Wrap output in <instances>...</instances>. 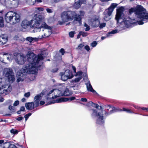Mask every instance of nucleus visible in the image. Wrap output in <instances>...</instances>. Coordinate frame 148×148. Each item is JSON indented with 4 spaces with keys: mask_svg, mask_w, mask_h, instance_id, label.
I'll list each match as a JSON object with an SVG mask.
<instances>
[{
    "mask_svg": "<svg viewBox=\"0 0 148 148\" xmlns=\"http://www.w3.org/2000/svg\"><path fill=\"white\" fill-rule=\"evenodd\" d=\"M43 53H40L37 56L32 51L28 52L26 56L29 63L24 66L17 72L16 76L18 79L16 82H17L23 81L26 73L35 74L37 73L38 69L40 70V68L42 64V61L45 57Z\"/></svg>",
    "mask_w": 148,
    "mask_h": 148,
    "instance_id": "f257e3e1",
    "label": "nucleus"
},
{
    "mask_svg": "<svg viewBox=\"0 0 148 148\" xmlns=\"http://www.w3.org/2000/svg\"><path fill=\"white\" fill-rule=\"evenodd\" d=\"M133 12H134L136 16L141 20L138 22L139 25H143L148 22V13L146 12L145 9L142 6L140 5L137 8H132L129 10V14Z\"/></svg>",
    "mask_w": 148,
    "mask_h": 148,
    "instance_id": "f03ea898",
    "label": "nucleus"
},
{
    "mask_svg": "<svg viewBox=\"0 0 148 148\" xmlns=\"http://www.w3.org/2000/svg\"><path fill=\"white\" fill-rule=\"evenodd\" d=\"M123 11L121 9L117 10L115 19L117 21V24L119 25V26L117 27L118 29H120V30H122L129 28L133 23L130 18L123 19Z\"/></svg>",
    "mask_w": 148,
    "mask_h": 148,
    "instance_id": "7ed1b4c3",
    "label": "nucleus"
},
{
    "mask_svg": "<svg viewBox=\"0 0 148 148\" xmlns=\"http://www.w3.org/2000/svg\"><path fill=\"white\" fill-rule=\"evenodd\" d=\"M20 16L17 13L12 11L8 12L5 15V18L7 23L14 24L20 21Z\"/></svg>",
    "mask_w": 148,
    "mask_h": 148,
    "instance_id": "20e7f679",
    "label": "nucleus"
},
{
    "mask_svg": "<svg viewBox=\"0 0 148 148\" xmlns=\"http://www.w3.org/2000/svg\"><path fill=\"white\" fill-rule=\"evenodd\" d=\"M44 20V17L42 15L35 14L32 19L30 21V27L34 28V31H37L38 27H39L41 22Z\"/></svg>",
    "mask_w": 148,
    "mask_h": 148,
    "instance_id": "39448f33",
    "label": "nucleus"
},
{
    "mask_svg": "<svg viewBox=\"0 0 148 148\" xmlns=\"http://www.w3.org/2000/svg\"><path fill=\"white\" fill-rule=\"evenodd\" d=\"M75 14V12L69 11L64 12L62 14L61 18L62 21H59L60 24L62 25L63 23L70 20H72Z\"/></svg>",
    "mask_w": 148,
    "mask_h": 148,
    "instance_id": "423d86ee",
    "label": "nucleus"
},
{
    "mask_svg": "<svg viewBox=\"0 0 148 148\" xmlns=\"http://www.w3.org/2000/svg\"><path fill=\"white\" fill-rule=\"evenodd\" d=\"M91 116L96 119V123L98 125H102L104 122L102 113L97 112L96 110L92 109Z\"/></svg>",
    "mask_w": 148,
    "mask_h": 148,
    "instance_id": "0eeeda50",
    "label": "nucleus"
},
{
    "mask_svg": "<svg viewBox=\"0 0 148 148\" xmlns=\"http://www.w3.org/2000/svg\"><path fill=\"white\" fill-rule=\"evenodd\" d=\"M3 74L8 78L9 81L13 83L15 80L14 73L12 69L10 68H6L4 69Z\"/></svg>",
    "mask_w": 148,
    "mask_h": 148,
    "instance_id": "6e6552de",
    "label": "nucleus"
},
{
    "mask_svg": "<svg viewBox=\"0 0 148 148\" xmlns=\"http://www.w3.org/2000/svg\"><path fill=\"white\" fill-rule=\"evenodd\" d=\"M117 5L116 3H112L108 9L105 10L103 14L104 15V19L105 21H108L110 19V16Z\"/></svg>",
    "mask_w": 148,
    "mask_h": 148,
    "instance_id": "1a4fd4ad",
    "label": "nucleus"
},
{
    "mask_svg": "<svg viewBox=\"0 0 148 148\" xmlns=\"http://www.w3.org/2000/svg\"><path fill=\"white\" fill-rule=\"evenodd\" d=\"M75 99V97H71L69 98H65L64 97H61L59 99H57L56 100H53L48 103L46 105L47 106L48 105L54 103H60L62 102H66L68 101H70L74 100Z\"/></svg>",
    "mask_w": 148,
    "mask_h": 148,
    "instance_id": "9d476101",
    "label": "nucleus"
},
{
    "mask_svg": "<svg viewBox=\"0 0 148 148\" xmlns=\"http://www.w3.org/2000/svg\"><path fill=\"white\" fill-rule=\"evenodd\" d=\"M53 93L54 95V96H52L51 97V98L53 99L56 98L58 97L63 96V92L60 90L57 89H54L50 91L47 94V99L48 100H49V99H51V98L49 97L51 94Z\"/></svg>",
    "mask_w": 148,
    "mask_h": 148,
    "instance_id": "9b49d317",
    "label": "nucleus"
},
{
    "mask_svg": "<svg viewBox=\"0 0 148 148\" xmlns=\"http://www.w3.org/2000/svg\"><path fill=\"white\" fill-rule=\"evenodd\" d=\"M15 60L18 64H23L26 60V58L23 55L16 54Z\"/></svg>",
    "mask_w": 148,
    "mask_h": 148,
    "instance_id": "f8f14e48",
    "label": "nucleus"
},
{
    "mask_svg": "<svg viewBox=\"0 0 148 148\" xmlns=\"http://www.w3.org/2000/svg\"><path fill=\"white\" fill-rule=\"evenodd\" d=\"M41 25L38 27V28L37 31L40 32L41 30L43 32L44 31V29H50L51 27L48 26L46 23L45 22V20L44 18L43 20L41 22Z\"/></svg>",
    "mask_w": 148,
    "mask_h": 148,
    "instance_id": "ddd939ff",
    "label": "nucleus"
},
{
    "mask_svg": "<svg viewBox=\"0 0 148 148\" xmlns=\"http://www.w3.org/2000/svg\"><path fill=\"white\" fill-rule=\"evenodd\" d=\"M8 87L7 89H3V87H2V89L1 88L0 89V94L3 95H5L7 94L8 93L10 92L12 90V87L10 84L7 85V86H6V88Z\"/></svg>",
    "mask_w": 148,
    "mask_h": 148,
    "instance_id": "4468645a",
    "label": "nucleus"
},
{
    "mask_svg": "<svg viewBox=\"0 0 148 148\" xmlns=\"http://www.w3.org/2000/svg\"><path fill=\"white\" fill-rule=\"evenodd\" d=\"M52 28H51L50 29H47L45 30L44 33V35H42L41 37H39V38H42L44 37H47L50 36L52 33L51 32Z\"/></svg>",
    "mask_w": 148,
    "mask_h": 148,
    "instance_id": "2eb2a0df",
    "label": "nucleus"
},
{
    "mask_svg": "<svg viewBox=\"0 0 148 148\" xmlns=\"http://www.w3.org/2000/svg\"><path fill=\"white\" fill-rule=\"evenodd\" d=\"M16 53H15L13 54H9L8 53H3V56L6 55L7 58L9 61H11L13 58H14L15 59V58L16 57Z\"/></svg>",
    "mask_w": 148,
    "mask_h": 148,
    "instance_id": "dca6fc26",
    "label": "nucleus"
},
{
    "mask_svg": "<svg viewBox=\"0 0 148 148\" xmlns=\"http://www.w3.org/2000/svg\"><path fill=\"white\" fill-rule=\"evenodd\" d=\"M8 41L7 38L6 36L2 35L0 36V44H5Z\"/></svg>",
    "mask_w": 148,
    "mask_h": 148,
    "instance_id": "f3484780",
    "label": "nucleus"
},
{
    "mask_svg": "<svg viewBox=\"0 0 148 148\" xmlns=\"http://www.w3.org/2000/svg\"><path fill=\"white\" fill-rule=\"evenodd\" d=\"M30 21H28L27 20H23L21 24L22 27L26 29L28 26H29L30 27Z\"/></svg>",
    "mask_w": 148,
    "mask_h": 148,
    "instance_id": "a211bd4d",
    "label": "nucleus"
},
{
    "mask_svg": "<svg viewBox=\"0 0 148 148\" xmlns=\"http://www.w3.org/2000/svg\"><path fill=\"white\" fill-rule=\"evenodd\" d=\"M25 106L28 110H30L34 108V103L33 102L26 103Z\"/></svg>",
    "mask_w": 148,
    "mask_h": 148,
    "instance_id": "6ab92c4d",
    "label": "nucleus"
},
{
    "mask_svg": "<svg viewBox=\"0 0 148 148\" xmlns=\"http://www.w3.org/2000/svg\"><path fill=\"white\" fill-rule=\"evenodd\" d=\"M86 86L87 90L89 91H90L92 92H95L96 94L97 93L93 89L90 83V81H88V82L86 84Z\"/></svg>",
    "mask_w": 148,
    "mask_h": 148,
    "instance_id": "aec40b11",
    "label": "nucleus"
},
{
    "mask_svg": "<svg viewBox=\"0 0 148 148\" xmlns=\"http://www.w3.org/2000/svg\"><path fill=\"white\" fill-rule=\"evenodd\" d=\"M64 74L66 76L68 77L69 79H70L73 77V76L71 71L69 70H66Z\"/></svg>",
    "mask_w": 148,
    "mask_h": 148,
    "instance_id": "412c9836",
    "label": "nucleus"
},
{
    "mask_svg": "<svg viewBox=\"0 0 148 148\" xmlns=\"http://www.w3.org/2000/svg\"><path fill=\"white\" fill-rule=\"evenodd\" d=\"M73 93L68 88H66L64 91L63 92V96H67L72 95Z\"/></svg>",
    "mask_w": 148,
    "mask_h": 148,
    "instance_id": "4be33fe9",
    "label": "nucleus"
},
{
    "mask_svg": "<svg viewBox=\"0 0 148 148\" xmlns=\"http://www.w3.org/2000/svg\"><path fill=\"white\" fill-rule=\"evenodd\" d=\"M82 3V1L79 0L75 3L74 5V7L75 9H78L80 7Z\"/></svg>",
    "mask_w": 148,
    "mask_h": 148,
    "instance_id": "5701e85b",
    "label": "nucleus"
},
{
    "mask_svg": "<svg viewBox=\"0 0 148 148\" xmlns=\"http://www.w3.org/2000/svg\"><path fill=\"white\" fill-rule=\"evenodd\" d=\"M11 6L13 7H17L19 3V0H11Z\"/></svg>",
    "mask_w": 148,
    "mask_h": 148,
    "instance_id": "b1692460",
    "label": "nucleus"
},
{
    "mask_svg": "<svg viewBox=\"0 0 148 148\" xmlns=\"http://www.w3.org/2000/svg\"><path fill=\"white\" fill-rule=\"evenodd\" d=\"M43 94L42 93L40 95H38L36 96L34 98V101H39L41 99V97L43 95Z\"/></svg>",
    "mask_w": 148,
    "mask_h": 148,
    "instance_id": "393cba45",
    "label": "nucleus"
},
{
    "mask_svg": "<svg viewBox=\"0 0 148 148\" xmlns=\"http://www.w3.org/2000/svg\"><path fill=\"white\" fill-rule=\"evenodd\" d=\"M11 0H5L4 4L7 7H10L11 6Z\"/></svg>",
    "mask_w": 148,
    "mask_h": 148,
    "instance_id": "a878e982",
    "label": "nucleus"
},
{
    "mask_svg": "<svg viewBox=\"0 0 148 148\" xmlns=\"http://www.w3.org/2000/svg\"><path fill=\"white\" fill-rule=\"evenodd\" d=\"M62 73H61V79L62 80L64 81H65L69 79L68 77L66 76L65 75L64 73V74H62Z\"/></svg>",
    "mask_w": 148,
    "mask_h": 148,
    "instance_id": "bb28decb",
    "label": "nucleus"
},
{
    "mask_svg": "<svg viewBox=\"0 0 148 148\" xmlns=\"http://www.w3.org/2000/svg\"><path fill=\"white\" fill-rule=\"evenodd\" d=\"M74 17H75V20L76 21H79V23H80L81 20V16L79 15H76V13H75V14Z\"/></svg>",
    "mask_w": 148,
    "mask_h": 148,
    "instance_id": "cd10ccee",
    "label": "nucleus"
},
{
    "mask_svg": "<svg viewBox=\"0 0 148 148\" xmlns=\"http://www.w3.org/2000/svg\"><path fill=\"white\" fill-rule=\"evenodd\" d=\"M4 26L3 18L0 16V27H3Z\"/></svg>",
    "mask_w": 148,
    "mask_h": 148,
    "instance_id": "c85d7f7f",
    "label": "nucleus"
},
{
    "mask_svg": "<svg viewBox=\"0 0 148 148\" xmlns=\"http://www.w3.org/2000/svg\"><path fill=\"white\" fill-rule=\"evenodd\" d=\"M35 39H36V38L28 37L26 38V40H27L29 41L30 42H31Z\"/></svg>",
    "mask_w": 148,
    "mask_h": 148,
    "instance_id": "c756f323",
    "label": "nucleus"
},
{
    "mask_svg": "<svg viewBox=\"0 0 148 148\" xmlns=\"http://www.w3.org/2000/svg\"><path fill=\"white\" fill-rule=\"evenodd\" d=\"M10 132L11 134H17L18 133V131L17 130H15L14 129H12L11 130Z\"/></svg>",
    "mask_w": 148,
    "mask_h": 148,
    "instance_id": "7c9ffc66",
    "label": "nucleus"
},
{
    "mask_svg": "<svg viewBox=\"0 0 148 148\" xmlns=\"http://www.w3.org/2000/svg\"><path fill=\"white\" fill-rule=\"evenodd\" d=\"M119 31V30L118 31V30L116 29L113 30L112 31L108 33V34L109 35H108V36H109V35H110V34H114L116 33H117Z\"/></svg>",
    "mask_w": 148,
    "mask_h": 148,
    "instance_id": "2f4dec72",
    "label": "nucleus"
},
{
    "mask_svg": "<svg viewBox=\"0 0 148 148\" xmlns=\"http://www.w3.org/2000/svg\"><path fill=\"white\" fill-rule=\"evenodd\" d=\"M82 78L81 77H78L75 78L73 81L75 82H79Z\"/></svg>",
    "mask_w": 148,
    "mask_h": 148,
    "instance_id": "473e14b6",
    "label": "nucleus"
},
{
    "mask_svg": "<svg viewBox=\"0 0 148 148\" xmlns=\"http://www.w3.org/2000/svg\"><path fill=\"white\" fill-rule=\"evenodd\" d=\"M84 45L83 43L79 44L77 48V49L81 50L84 47Z\"/></svg>",
    "mask_w": 148,
    "mask_h": 148,
    "instance_id": "72a5a7b5",
    "label": "nucleus"
},
{
    "mask_svg": "<svg viewBox=\"0 0 148 148\" xmlns=\"http://www.w3.org/2000/svg\"><path fill=\"white\" fill-rule=\"evenodd\" d=\"M80 34L83 37H85L87 36L88 35V34L86 32H79Z\"/></svg>",
    "mask_w": 148,
    "mask_h": 148,
    "instance_id": "f704fd0d",
    "label": "nucleus"
},
{
    "mask_svg": "<svg viewBox=\"0 0 148 148\" xmlns=\"http://www.w3.org/2000/svg\"><path fill=\"white\" fill-rule=\"evenodd\" d=\"M123 111H126L127 112L129 113H134V112L132 111H131L129 109H126L124 108H123Z\"/></svg>",
    "mask_w": 148,
    "mask_h": 148,
    "instance_id": "c9c22d12",
    "label": "nucleus"
},
{
    "mask_svg": "<svg viewBox=\"0 0 148 148\" xmlns=\"http://www.w3.org/2000/svg\"><path fill=\"white\" fill-rule=\"evenodd\" d=\"M32 115V114L31 113H28L24 116V117L25 118V121H26L28 119L29 117Z\"/></svg>",
    "mask_w": 148,
    "mask_h": 148,
    "instance_id": "e433bc0d",
    "label": "nucleus"
},
{
    "mask_svg": "<svg viewBox=\"0 0 148 148\" xmlns=\"http://www.w3.org/2000/svg\"><path fill=\"white\" fill-rule=\"evenodd\" d=\"M2 84V79H0V89L1 88V87L5 88H6V86H7V85L3 86Z\"/></svg>",
    "mask_w": 148,
    "mask_h": 148,
    "instance_id": "4c0bfd02",
    "label": "nucleus"
},
{
    "mask_svg": "<svg viewBox=\"0 0 148 148\" xmlns=\"http://www.w3.org/2000/svg\"><path fill=\"white\" fill-rule=\"evenodd\" d=\"M92 106L93 107L96 108H98V107L99 106L98 104L94 103L92 102Z\"/></svg>",
    "mask_w": 148,
    "mask_h": 148,
    "instance_id": "58836bf2",
    "label": "nucleus"
},
{
    "mask_svg": "<svg viewBox=\"0 0 148 148\" xmlns=\"http://www.w3.org/2000/svg\"><path fill=\"white\" fill-rule=\"evenodd\" d=\"M75 34V31L71 32L69 33V36L71 37H73Z\"/></svg>",
    "mask_w": 148,
    "mask_h": 148,
    "instance_id": "ea45409f",
    "label": "nucleus"
},
{
    "mask_svg": "<svg viewBox=\"0 0 148 148\" xmlns=\"http://www.w3.org/2000/svg\"><path fill=\"white\" fill-rule=\"evenodd\" d=\"M39 101H34V102H33L34 103V106H35L36 107H38L39 105Z\"/></svg>",
    "mask_w": 148,
    "mask_h": 148,
    "instance_id": "a19ab883",
    "label": "nucleus"
},
{
    "mask_svg": "<svg viewBox=\"0 0 148 148\" xmlns=\"http://www.w3.org/2000/svg\"><path fill=\"white\" fill-rule=\"evenodd\" d=\"M59 52L61 53L62 55H63L65 53V51L63 48H61L59 50Z\"/></svg>",
    "mask_w": 148,
    "mask_h": 148,
    "instance_id": "79ce46f5",
    "label": "nucleus"
},
{
    "mask_svg": "<svg viewBox=\"0 0 148 148\" xmlns=\"http://www.w3.org/2000/svg\"><path fill=\"white\" fill-rule=\"evenodd\" d=\"M106 25V24L105 23H101L100 24L99 26V27L100 28H102L103 27H105Z\"/></svg>",
    "mask_w": 148,
    "mask_h": 148,
    "instance_id": "37998d69",
    "label": "nucleus"
},
{
    "mask_svg": "<svg viewBox=\"0 0 148 148\" xmlns=\"http://www.w3.org/2000/svg\"><path fill=\"white\" fill-rule=\"evenodd\" d=\"M8 148H17V147L14 145L10 144Z\"/></svg>",
    "mask_w": 148,
    "mask_h": 148,
    "instance_id": "c03bdc74",
    "label": "nucleus"
},
{
    "mask_svg": "<svg viewBox=\"0 0 148 148\" xmlns=\"http://www.w3.org/2000/svg\"><path fill=\"white\" fill-rule=\"evenodd\" d=\"M97 44V43L96 41H94L91 44V45L92 47H94L96 46Z\"/></svg>",
    "mask_w": 148,
    "mask_h": 148,
    "instance_id": "a18cd8bd",
    "label": "nucleus"
},
{
    "mask_svg": "<svg viewBox=\"0 0 148 148\" xmlns=\"http://www.w3.org/2000/svg\"><path fill=\"white\" fill-rule=\"evenodd\" d=\"M82 71H79L77 73L76 75H79V77H82Z\"/></svg>",
    "mask_w": 148,
    "mask_h": 148,
    "instance_id": "49530a36",
    "label": "nucleus"
},
{
    "mask_svg": "<svg viewBox=\"0 0 148 148\" xmlns=\"http://www.w3.org/2000/svg\"><path fill=\"white\" fill-rule=\"evenodd\" d=\"M30 95V92H27L25 93L24 94V96L26 97H29Z\"/></svg>",
    "mask_w": 148,
    "mask_h": 148,
    "instance_id": "de8ad7c7",
    "label": "nucleus"
},
{
    "mask_svg": "<svg viewBox=\"0 0 148 148\" xmlns=\"http://www.w3.org/2000/svg\"><path fill=\"white\" fill-rule=\"evenodd\" d=\"M36 9L39 11H42L44 10V9L41 7H38L36 8Z\"/></svg>",
    "mask_w": 148,
    "mask_h": 148,
    "instance_id": "09e8293b",
    "label": "nucleus"
},
{
    "mask_svg": "<svg viewBox=\"0 0 148 148\" xmlns=\"http://www.w3.org/2000/svg\"><path fill=\"white\" fill-rule=\"evenodd\" d=\"M92 102L90 101L88 102L86 105L88 107H90L91 106H92Z\"/></svg>",
    "mask_w": 148,
    "mask_h": 148,
    "instance_id": "8fccbe9b",
    "label": "nucleus"
},
{
    "mask_svg": "<svg viewBox=\"0 0 148 148\" xmlns=\"http://www.w3.org/2000/svg\"><path fill=\"white\" fill-rule=\"evenodd\" d=\"M80 13V15H79L80 16H83L84 14V11H79Z\"/></svg>",
    "mask_w": 148,
    "mask_h": 148,
    "instance_id": "3c124183",
    "label": "nucleus"
},
{
    "mask_svg": "<svg viewBox=\"0 0 148 148\" xmlns=\"http://www.w3.org/2000/svg\"><path fill=\"white\" fill-rule=\"evenodd\" d=\"M84 48L87 51H89L90 50V48L89 46L88 45H86L84 47Z\"/></svg>",
    "mask_w": 148,
    "mask_h": 148,
    "instance_id": "603ef678",
    "label": "nucleus"
},
{
    "mask_svg": "<svg viewBox=\"0 0 148 148\" xmlns=\"http://www.w3.org/2000/svg\"><path fill=\"white\" fill-rule=\"evenodd\" d=\"M19 103V101H16L13 104L14 106H16L18 105Z\"/></svg>",
    "mask_w": 148,
    "mask_h": 148,
    "instance_id": "864d4df0",
    "label": "nucleus"
},
{
    "mask_svg": "<svg viewBox=\"0 0 148 148\" xmlns=\"http://www.w3.org/2000/svg\"><path fill=\"white\" fill-rule=\"evenodd\" d=\"M46 10L47 12L49 13H52L53 12L52 10L51 9L49 8L47 9Z\"/></svg>",
    "mask_w": 148,
    "mask_h": 148,
    "instance_id": "5fc2aeb1",
    "label": "nucleus"
},
{
    "mask_svg": "<svg viewBox=\"0 0 148 148\" xmlns=\"http://www.w3.org/2000/svg\"><path fill=\"white\" fill-rule=\"evenodd\" d=\"M81 100L83 102H86L87 100L85 98H81Z\"/></svg>",
    "mask_w": 148,
    "mask_h": 148,
    "instance_id": "6e6d98bb",
    "label": "nucleus"
},
{
    "mask_svg": "<svg viewBox=\"0 0 148 148\" xmlns=\"http://www.w3.org/2000/svg\"><path fill=\"white\" fill-rule=\"evenodd\" d=\"M9 109L10 110L12 111L14 109V107L13 106H10L9 107Z\"/></svg>",
    "mask_w": 148,
    "mask_h": 148,
    "instance_id": "4d7b16f0",
    "label": "nucleus"
},
{
    "mask_svg": "<svg viewBox=\"0 0 148 148\" xmlns=\"http://www.w3.org/2000/svg\"><path fill=\"white\" fill-rule=\"evenodd\" d=\"M112 108L115 109V112H117V111H122V110L121 109H119L117 108H115L114 107H113Z\"/></svg>",
    "mask_w": 148,
    "mask_h": 148,
    "instance_id": "13d9d810",
    "label": "nucleus"
},
{
    "mask_svg": "<svg viewBox=\"0 0 148 148\" xmlns=\"http://www.w3.org/2000/svg\"><path fill=\"white\" fill-rule=\"evenodd\" d=\"M23 117L22 116H20L17 118L16 120L18 121H20L23 119Z\"/></svg>",
    "mask_w": 148,
    "mask_h": 148,
    "instance_id": "bf43d9fd",
    "label": "nucleus"
},
{
    "mask_svg": "<svg viewBox=\"0 0 148 148\" xmlns=\"http://www.w3.org/2000/svg\"><path fill=\"white\" fill-rule=\"evenodd\" d=\"M115 109H113L112 108V110H110V112L108 113L109 114H112L113 112H115Z\"/></svg>",
    "mask_w": 148,
    "mask_h": 148,
    "instance_id": "052dcab7",
    "label": "nucleus"
},
{
    "mask_svg": "<svg viewBox=\"0 0 148 148\" xmlns=\"http://www.w3.org/2000/svg\"><path fill=\"white\" fill-rule=\"evenodd\" d=\"M25 110V107L24 106H22L21 107L20 109V110L21 111H24Z\"/></svg>",
    "mask_w": 148,
    "mask_h": 148,
    "instance_id": "680f3d73",
    "label": "nucleus"
},
{
    "mask_svg": "<svg viewBox=\"0 0 148 148\" xmlns=\"http://www.w3.org/2000/svg\"><path fill=\"white\" fill-rule=\"evenodd\" d=\"M90 27L89 26H88L86 27V28L85 29V31H88L90 30Z\"/></svg>",
    "mask_w": 148,
    "mask_h": 148,
    "instance_id": "e2e57ef3",
    "label": "nucleus"
},
{
    "mask_svg": "<svg viewBox=\"0 0 148 148\" xmlns=\"http://www.w3.org/2000/svg\"><path fill=\"white\" fill-rule=\"evenodd\" d=\"M45 103V102L42 101H41L40 102V104L41 105H42Z\"/></svg>",
    "mask_w": 148,
    "mask_h": 148,
    "instance_id": "0e129e2a",
    "label": "nucleus"
},
{
    "mask_svg": "<svg viewBox=\"0 0 148 148\" xmlns=\"http://www.w3.org/2000/svg\"><path fill=\"white\" fill-rule=\"evenodd\" d=\"M72 68L73 70L74 71V72L75 73L76 72V68H75V66H72Z\"/></svg>",
    "mask_w": 148,
    "mask_h": 148,
    "instance_id": "69168bd1",
    "label": "nucleus"
},
{
    "mask_svg": "<svg viewBox=\"0 0 148 148\" xmlns=\"http://www.w3.org/2000/svg\"><path fill=\"white\" fill-rule=\"evenodd\" d=\"M141 109L143 110H146L147 111L148 110V108H146L145 107H142L141 108Z\"/></svg>",
    "mask_w": 148,
    "mask_h": 148,
    "instance_id": "338daca9",
    "label": "nucleus"
},
{
    "mask_svg": "<svg viewBox=\"0 0 148 148\" xmlns=\"http://www.w3.org/2000/svg\"><path fill=\"white\" fill-rule=\"evenodd\" d=\"M133 106L136 109H139V108H140V107H139L138 106L136 105H134Z\"/></svg>",
    "mask_w": 148,
    "mask_h": 148,
    "instance_id": "774afa93",
    "label": "nucleus"
}]
</instances>
